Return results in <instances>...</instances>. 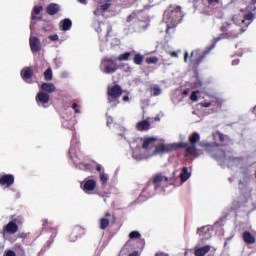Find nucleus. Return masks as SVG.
<instances>
[{"label": "nucleus", "mask_w": 256, "mask_h": 256, "mask_svg": "<svg viewBox=\"0 0 256 256\" xmlns=\"http://www.w3.org/2000/svg\"><path fill=\"white\" fill-rule=\"evenodd\" d=\"M37 105H42V107H47L49 101H51V96L47 92H38L35 97Z\"/></svg>", "instance_id": "9d476101"}, {"label": "nucleus", "mask_w": 256, "mask_h": 256, "mask_svg": "<svg viewBox=\"0 0 256 256\" xmlns=\"http://www.w3.org/2000/svg\"><path fill=\"white\" fill-rule=\"evenodd\" d=\"M18 237L20 238V239H25L26 237H27V234H25V233H20L19 235H18Z\"/></svg>", "instance_id": "8fccbe9b"}, {"label": "nucleus", "mask_w": 256, "mask_h": 256, "mask_svg": "<svg viewBox=\"0 0 256 256\" xmlns=\"http://www.w3.org/2000/svg\"><path fill=\"white\" fill-rule=\"evenodd\" d=\"M112 218L111 219V223L112 225H115V223H117V216H115V214H112L110 212H106L104 217L100 219L99 221V228L102 230V231H105V229H107V227H109V218Z\"/></svg>", "instance_id": "0eeeda50"}, {"label": "nucleus", "mask_w": 256, "mask_h": 256, "mask_svg": "<svg viewBox=\"0 0 256 256\" xmlns=\"http://www.w3.org/2000/svg\"><path fill=\"white\" fill-rule=\"evenodd\" d=\"M131 57V52H125L123 54H120L116 61H129V58Z\"/></svg>", "instance_id": "a878e982"}, {"label": "nucleus", "mask_w": 256, "mask_h": 256, "mask_svg": "<svg viewBox=\"0 0 256 256\" xmlns=\"http://www.w3.org/2000/svg\"><path fill=\"white\" fill-rule=\"evenodd\" d=\"M72 109L74 110V113H81V110H79V105H77V103L72 104Z\"/></svg>", "instance_id": "4c0bfd02"}, {"label": "nucleus", "mask_w": 256, "mask_h": 256, "mask_svg": "<svg viewBox=\"0 0 256 256\" xmlns=\"http://www.w3.org/2000/svg\"><path fill=\"white\" fill-rule=\"evenodd\" d=\"M229 29H231V24H229V22L224 23L222 26V31H229Z\"/></svg>", "instance_id": "e433bc0d"}, {"label": "nucleus", "mask_w": 256, "mask_h": 256, "mask_svg": "<svg viewBox=\"0 0 256 256\" xmlns=\"http://www.w3.org/2000/svg\"><path fill=\"white\" fill-rule=\"evenodd\" d=\"M181 147H183V143L169 144V143L162 142L161 153H169L170 151H175V149H179Z\"/></svg>", "instance_id": "ddd939ff"}, {"label": "nucleus", "mask_w": 256, "mask_h": 256, "mask_svg": "<svg viewBox=\"0 0 256 256\" xmlns=\"http://www.w3.org/2000/svg\"><path fill=\"white\" fill-rule=\"evenodd\" d=\"M140 243H141L142 249H143V247H145V239L140 240Z\"/></svg>", "instance_id": "4d7b16f0"}, {"label": "nucleus", "mask_w": 256, "mask_h": 256, "mask_svg": "<svg viewBox=\"0 0 256 256\" xmlns=\"http://www.w3.org/2000/svg\"><path fill=\"white\" fill-rule=\"evenodd\" d=\"M10 219L11 221L8 224H6L2 229L3 237H5L6 234L15 235V233L19 231V225L17 224L21 223V218L20 217L15 218V215H12Z\"/></svg>", "instance_id": "39448f33"}, {"label": "nucleus", "mask_w": 256, "mask_h": 256, "mask_svg": "<svg viewBox=\"0 0 256 256\" xmlns=\"http://www.w3.org/2000/svg\"><path fill=\"white\" fill-rule=\"evenodd\" d=\"M191 253V250L186 251V255H189Z\"/></svg>", "instance_id": "0e129e2a"}, {"label": "nucleus", "mask_w": 256, "mask_h": 256, "mask_svg": "<svg viewBox=\"0 0 256 256\" xmlns=\"http://www.w3.org/2000/svg\"><path fill=\"white\" fill-rule=\"evenodd\" d=\"M112 31H113V29L111 27H108L107 33H106V39H109V35H111Z\"/></svg>", "instance_id": "de8ad7c7"}, {"label": "nucleus", "mask_w": 256, "mask_h": 256, "mask_svg": "<svg viewBox=\"0 0 256 256\" xmlns=\"http://www.w3.org/2000/svg\"><path fill=\"white\" fill-rule=\"evenodd\" d=\"M50 41H59V35L54 34L49 36Z\"/></svg>", "instance_id": "a19ab883"}, {"label": "nucleus", "mask_w": 256, "mask_h": 256, "mask_svg": "<svg viewBox=\"0 0 256 256\" xmlns=\"http://www.w3.org/2000/svg\"><path fill=\"white\" fill-rule=\"evenodd\" d=\"M123 101H124V102L129 101V97H128L127 95H126V96H124V97H123Z\"/></svg>", "instance_id": "bf43d9fd"}, {"label": "nucleus", "mask_w": 256, "mask_h": 256, "mask_svg": "<svg viewBox=\"0 0 256 256\" xmlns=\"http://www.w3.org/2000/svg\"><path fill=\"white\" fill-rule=\"evenodd\" d=\"M158 61H159V59H157V57L151 56V57H147V58H146V63H147L148 65H151V64H153V63H157Z\"/></svg>", "instance_id": "72a5a7b5"}, {"label": "nucleus", "mask_w": 256, "mask_h": 256, "mask_svg": "<svg viewBox=\"0 0 256 256\" xmlns=\"http://www.w3.org/2000/svg\"><path fill=\"white\" fill-rule=\"evenodd\" d=\"M102 169H103V167H102L101 165L98 164V165L96 166V171L101 172Z\"/></svg>", "instance_id": "864d4df0"}, {"label": "nucleus", "mask_w": 256, "mask_h": 256, "mask_svg": "<svg viewBox=\"0 0 256 256\" xmlns=\"http://www.w3.org/2000/svg\"><path fill=\"white\" fill-rule=\"evenodd\" d=\"M107 95L108 103L114 107H117V105H119V99L121 98V95H123V88H121L119 85L108 87Z\"/></svg>", "instance_id": "7ed1b4c3"}, {"label": "nucleus", "mask_w": 256, "mask_h": 256, "mask_svg": "<svg viewBox=\"0 0 256 256\" xmlns=\"http://www.w3.org/2000/svg\"><path fill=\"white\" fill-rule=\"evenodd\" d=\"M243 239L248 245H253V243H255V238L251 235V232H244Z\"/></svg>", "instance_id": "b1692460"}, {"label": "nucleus", "mask_w": 256, "mask_h": 256, "mask_svg": "<svg viewBox=\"0 0 256 256\" xmlns=\"http://www.w3.org/2000/svg\"><path fill=\"white\" fill-rule=\"evenodd\" d=\"M29 43L32 53H39L41 51V40L37 36H31Z\"/></svg>", "instance_id": "f8f14e48"}, {"label": "nucleus", "mask_w": 256, "mask_h": 256, "mask_svg": "<svg viewBox=\"0 0 256 256\" xmlns=\"http://www.w3.org/2000/svg\"><path fill=\"white\" fill-rule=\"evenodd\" d=\"M154 121H161V118H159V116L154 118Z\"/></svg>", "instance_id": "052dcab7"}, {"label": "nucleus", "mask_w": 256, "mask_h": 256, "mask_svg": "<svg viewBox=\"0 0 256 256\" xmlns=\"http://www.w3.org/2000/svg\"><path fill=\"white\" fill-rule=\"evenodd\" d=\"M203 52L201 50H195L191 53V63L194 65H198V63H201V60L203 59Z\"/></svg>", "instance_id": "dca6fc26"}, {"label": "nucleus", "mask_w": 256, "mask_h": 256, "mask_svg": "<svg viewBox=\"0 0 256 256\" xmlns=\"http://www.w3.org/2000/svg\"><path fill=\"white\" fill-rule=\"evenodd\" d=\"M129 239H141V233L139 231H132L129 233Z\"/></svg>", "instance_id": "7c9ffc66"}, {"label": "nucleus", "mask_w": 256, "mask_h": 256, "mask_svg": "<svg viewBox=\"0 0 256 256\" xmlns=\"http://www.w3.org/2000/svg\"><path fill=\"white\" fill-rule=\"evenodd\" d=\"M214 139H220L221 143H223L225 141V135H223L220 132H217L216 134H214Z\"/></svg>", "instance_id": "f704fd0d"}, {"label": "nucleus", "mask_w": 256, "mask_h": 256, "mask_svg": "<svg viewBox=\"0 0 256 256\" xmlns=\"http://www.w3.org/2000/svg\"><path fill=\"white\" fill-rule=\"evenodd\" d=\"M111 8V3H105L100 6V11H107Z\"/></svg>", "instance_id": "c9c22d12"}, {"label": "nucleus", "mask_w": 256, "mask_h": 256, "mask_svg": "<svg viewBox=\"0 0 256 256\" xmlns=\"http://www.w3.org/2000/svg\"><path fill=\"white\" fill-rule=\"evenodd\" d=\"M219 4V0H208V9H215Z\"/></svg>", "instance_id": "473e14b6"}, {"label": "nucleus", "mask_w": 256, "mask_h": 256, "mask_svg": "<svg viewBox=\"0 0 256 256\" xmlns=\"http://www.w3.org/2000/svg\"><path fill=\"white\" fill-rule=\"evenodd\" d=\"M155 256H161V255H159V254H156Z\"/></svg>", "instance_id": "774afa93"}, {"label": "nucleus", "mask_w": 256, "mask_h": 256, "mask_svg": "<svg viewBox=\"0 0 256 256\" xmlns=\"http://www.w3.org/2000/svg\"><path fill=\"white\" fill-rule=\"evenodd\" d=\"M137 131H149L151 123L148 120H142L136 124Z\"/></svg>", "instance_id": "a211bd4d"}, {"label": "nucleus", "mask_w": 256, "mask_h": 256, "mask_svg": "<svg viewBox=\"0 0 256 256\" xmlns=\"http://www.w3.org/2000/svg\"><path fill=\"white\" fill-rule=\"evenodd\" d=\"M162 256H169V254L162 253Z\"/></svg>", "instance_id": "69168bd1"}, {"label": "nucleus", "mask_w": 256, "mask_h": 256, "mask_svg": "<svg viewBox=\"0 0 256 256\" xmlns=\"http://www.w3.org/2000/svg\"><path fill=\"white\" fill-rule=\"evenodd\" d=\"M118 69H123L126 73H129V71H131V66L127 63H122L118 65Z\"/></svg>", "instance_id": "2f4dec72"}, {"label": "nucleus", "mask_w": 256, "mask_h": 256, "mask_svg": "<svg viewBox=\"0 0 256 256\" xmlns=\"http://www.w3.org/2000/svg\"><path fill=\"white\" fill-rule=\"evenodd\" d=\"M94 15H96V16L101 15V8H97V9L94 11Z\"/></svg>", "instance_id": "09e8293b"}, {"label": "nucleus", "mask_w": 256, "mask_h": 256, "mask_svg": "<svg viewBox=\"0 0 256 256\" xmlns=\"http://www.w3.org/2000/svg\"><path fill=\"white\" fill-rule=\"evenodd\" d=\"M181 19H183L181 6L176 4L170 5L164 12V20L167 25L166 33H173L175 31V27L181 23Z\"/></svg>", "instance_id": "f257e3e1"}, {"label": "nucleus", "mask_w": 256, "mask_h": 256, "mask_svg": "<svg viewBox=\"0 0 256 256\" xmlns=\"http://www.w3.org/2000/svg\"><path fill=\"white\" fill-rule=\"evenodd\" d=\"M80 187L84 193L88 195L93 193V190L97 188V181L90 178H85L83 182L80 183Z\"/></svg>", "instance_id": "6e6552de"}, {"label": "nucleus", "mask_w": 256, "mask_h": 256, "mask_svg": "<svg viewBox=\"0 0 256 256\" xmlns=\"http://www.w3.org/2000/svg\"><path fill=\"white\" fill-rule=\"evenodd\" d=\"M191 177V172L187 167H184L180 173V179L182 183H185Z\"/></svg>", "instance_id": "5701e85b"}, {"label": "nucleus", "mask_w": 256, "mask_h": 256, "mask_svg": "<svg viewBox=\"0 0 256 256\" xmlns=\"http://www.w3.org/2000/svg\"><path fill=\"white\" fill-rule=\"evenodd\" d=\"M232 65H239V59H235L232 61Z\"/></svg>", "instance_id": "5fc2aeb1"}, {"label": "nucleus", "mask_w": 256, "mask_h": 256, "mask_svg": "<svg viewBox=\"0 0 256 256\" xmlns=\"http://www.w3.org/2000/svg\"><path fill=\"white\" fill-rule=\"evenodd\" d=\"M43 31H47V29H46V28H43Z\"/></svg>", "instance_id": "338daca9"}, {"label": "nucleus", "mask_w": 256, "mask_h": 256, "mask_svg": "<svg viewBox=\"0 0 256 256\" xmlns=\"http://www.w3.org/2000/svg\"><path fill=\"white\" fill-rule=\"evenodd\" d=\"M107 181H109V174H106L105 172L100 173V182L102 185H107Z\"/></svg>", "instance_id": "cd10ccee"}, {"label": "nucleus", "mask_w": 256, "mask_h": 256, "mask_svg": "<svg viewBox=\"0 0 256 256\" xmlns=\"http://www.w3.org/2000/svg\"><path fill=\"white\" fill-rule=\"evenodd\" d=\"M211 229L207 226L198 229V234L200 235V237H202V239H209V237H211Z\"/></svg>", "instance_id": "aec40b11"}, {"label": "nucleus", "mask_w": 256, "mask_h": 256, "mask_svg": "<svg viewBox=\"0 0 256 256\" xmlns=\"http://www.w3.org/2000/svg\"><path fill=\"white\" fill-rule=\"evenodd\" d=\"M171 56H172V57H177V53L174 52V53L171 54Z\"/></svg>", "instance_id": "680f3d73"}, {"label": "nucleus", "mask_w": 256, "mask_h": 256, "mask_svg": "<svg viewBox=\"0 0 256 256\" xmlns=\"http://www.w3.org/2000/svg\"><path fill=\"white\" fill-rule=\"evenodd\" d=\"M209 251H211V246L206 245L203 247H200L198 249L195 250V255L196 256H205L206 253H209Z\"/></svg>", "instance_id": "4be33fe9"}, {"label": "nucleus", "mask_w": 256, "mask_h": 256, "mask_svg": "<svg viewBox=\"0 0 256 256\" xmlns=\"http://www.w3.org/2000/svg\"><path fill=\"white\" fill-rule=\"evenodd\" d=\"M41 11H43V6H34L32 13H31L32 21H35V19H37L36 15H39V13H41Z\"/></svg>", "instance_id": "393cba45"}, {"label": "nucleus", "mask_w": 256, "mask_h": 256, "mask_svg": "<svg viewBox=\"0 0 256 256\" xmlns=\"http://www.w3.org/2000/svg\"><path fill=\"white\" fill-rule=\"evenodd\" d=\"M86 169H89L91 167V164H85Z\"/></svg>", "instance_id": "e2e57ef3"}, {"label": "nucleus", "mask_w": 256, "mask_h": 256, "mask_svg": "<svg viewBox=\"0 0 256 256\" xmlns=\"http://www.w3.org/2000/svg\"><path fill=\"white\" fill-rule=\"evenodd\" d=\"M153 95H155V96L161 95V88H154L153 89Z\"/></svg>", "instance_id": "a18cd8bd"}, {"label": "nucleus", "mask_w": 256, "mask_h": 256, "mask_svg": "<svg viewBox=\"0 0 256 256\" xmlns=\"http://www.w3.org/2000/svg\"><path fill=\"white\" fill-rule=\"evenodd\" d=\"M135 17H137V14H135V13L130 14V15L127 17L128 23H131V20H132V19H135Z\"/></svg>", "instance_id": "37998d69"}, {"label": "nucleus", "mask_w": 256, "mask_h": 256, "mask_svg": "<svg viewBox=\"0 0 256 256\" xmlns=\"http://www.w3.org/2000/svg\"><path fill=\"white\" fill-rule=\"evenodd\" d=\"M201 139V136H199V133L194 132L190 138L189 141L191 143V146H189L187 143H182V147H185L187 151V155L189 157H198L199 155L197 154V148L195 147V143Z\"/></svg>", "instance_id": "423d86ee"}, {"label": "nucleus", "mask_w": 256, "mask_h": 256, "mask_svg": "<svg viewBox=\"0 0 256 256\" xmlns=\"http://www.w3.org/2000/svg\"><path fill=\"white\" fill-rule=\"evenodd\" d=\"M3 256H17V254L13 250H8L4 253Z\"/></svg>", "instance_id": "58836bf2"}, {"label": "nucleus", "mask_w": 256, "mask_h": 256, "mask_svg": "<svg viewBox=\"0 0 256 256\" xmlns=\"http://www.w3.org/2000/svg\"><path fill=\"white\" fill-rule=\"evenodd\" d=\"M161 179L162 181H171V178H167V177H162Z\"/></svg>", "instance_id": "13d9d810"}, {"label": "nucleus", "mask_w": 256, "mask_h": 256, "mask_svg": "<svg viewBox=\"0 0 256 256\" xmlns=\"http://www.w3.org/2000/svg\"><path fill=\"white\" fill-rule=\"evenodd\" d=\"M40 89L42 92L47 93V94L55 93V91H56L55 84L47 83V82L42 83L40 86Z\"/></svg>", "instance_id": "f3484780"}, {"label": "nucleus", "mask_w": 256, "mask_h": 256, "mask_svg": "<svg viewBox=\"0 0 256 256\" xmlns=\"http://www.w3.org/2000/svg\"><path fill=\"white\" fill-rule=\"evenodd\" d=\"M107 127H109L110 125H113V117L111 116H107Z\"/></svg>", "instance_id": "79ce46f5"}, {"label": "nucleus", "mask_w": 256, "mask_h": 256, "mask_svg": "<svg viewBox=\"0 0 256 256\" xmlns=\"http://www.w3.org/2000/svg\"><path fill=\"white\" fill-rule=\"evenodd\" d=\"M142 149H145V151L153 150L152 155H159L161 153V143L155 137H148L144 139Z\"/></svg>", "instance_id": "20e7f679"}, {"label": "nucleus", "mask_w": 256, "mask_h": 256, "mask_svg": "<svg viewBox=\"0 0 256 256\" xmlns=\"http://www.w3.org/2000/svg\"><path fill=\"white\" fill-rule=\"evenodd\" d=\"M135 65H141L143 63V55L136 54L133 58Z\"/></svg>", "instance_id": "c85d7f7f"}, {"label": "nucleus", "mask_w": 256, "mask_h": 256, "mask_svg": "<svg viewBox=\"0 0 256 256\" xmlns=\"http://www.w3.org/2000/svg\"><path fill=\"white\" fill-rule=\"evenodd\" d=\"M151 187H153L154 191H156V189H159V187H161V174H156L151 179V181L148 182L144 191H149V189H151Z\"/></svg>", "instance_id": "9b49d317"}, {"label": "nucleus", "mask_w": 256, "mask_h": 256, "mask_svg": "<svg viewBox=\"0 0 256 256\" xmlns=\"http://www.w3.org/2000/svg\"><path fill=\"white\" fill-rule=\"evenodd\" d=\"M213 103H215V101H212V102H202L201 106L202 107H211L213 105Z\"/></svg>", "instance_id": "ea45409f"}, {"label": "nucleus", "mask_w": 256, "mask_h": 256, "mask_svg": "<svg viewBox=\"0 0 256 256\" xmlns=\"http://www.w3.org/2000/svg\"><path fill=\"white\" fill-rule=\"evenodd\" d=\"M119 69V65H117V59L105 57L102 59L100 64V70L102 73L106 75H113V73H117Z\"/></svg>", "instance_id": "f03ea898"}, {"label": "nucleus", "mask_w": 256, "mask_h": 256, "mask_svg": "<svg viewBox=\"0 0 256 256\" xmlns=\"http://www.w3.org/2000/svg\"><path fill=\"white\" fill-rule=\"evenodd\" d=\"M253 19H255V15L253 13H248L245 14L244 18L236 16L234 18V23H236V25H241L242 27H249Z\"/></svg>", "instance_id": "1a4fd4ad"}, {"label": "nucleus", "mask_w": 256, "mask_h": 256, "mask_svg": "<svg viewBox=\"0 0 256 256\" xmlns=\"http://www.w3.org/2000/svg\"><path fill=\"white\" fill-rule=\"evenodd\" d=\"M129 256H139V251H134L130 253Z\"/></svg>", "instance_id": "603ef678"}, {"label": "nucleus", "mask_w": 256, "mask_h": 256, "mask_svg": "<svg viewBox=\"0 0 256 256\" xmlns=\"http://www.w3.org/2000/svg\"><path fill=\"white\" fill-rule=\"evenodd\" d=\"M59 11H60L59 4H55V3L49 4L46 8V13L48 15H57Z\"/></svg>", "instance_id": "6ab92c4d"}, {"label": "nucleus", "mask_w": 256, "mask_h": 256, "mask_svg": "<svg viewBox=\"0 0 256 256\" xmlns=\"http://www.w3.org/2000/svg\"><path fill=\"white\" fill-rule=\"evenodd\" d=\"M191 101H197V92H193L190 96Z\"/></svg>", "instance_id": "49530a36"}, {"label": "nucleus", "mask_w": 256, "mask_h": 256, "mask_svg": "<svg viewBox=\"0 0 256 256\" xmlns=\"http://www.w3.org/2000/svg\"><path fill=\"white\" fill-rule=\"evenodd\" d=\"M187 59H189V52H185V55H184L185 63H187Z\"/></svg>", "instance_id": "3c124183"}, {"label": "nucleus", "mask_w": 256, "mask_h": 256, "mask_svg": "<svg viewBox=\"0 0 256 256\" xmlns=\"http://www.w3.org/2000/svg\"><path fill=\"white\" fill-rule=\"evenodd\" d=\"M206 150L209 151L210 153H223V150L219 149V146H207Z\"/></svg>", "instance_id": "c756f323"}, {"label": "nucleus", "mask_w": 256, "mask_h": 256, "mask_svg": "<svg viewBox=\"0 0 256 256\" xmlns=\"http://www.w3.org/2000/svg\"><path fill=\"white\" fill-rule=\"evenodd\" d=\"M44 79L45 81H53V70H51V68H48L44 72Z\"/></svg>", "instance_id": "bb28decb"}, {"label": "nucleus", "mask_w": 256, "mask_h": 256, "mask_svg": "<svg viewBox=\"0 0 256 256\" xmlns=\"http://www.w3.org/2000/svg\"><path fill=\"white\" fill-rule=\"evenodd\" d=\"M79 3H82V5H87V0H78Z\"/></svg>", "instance_id": "6e6d98bb"}, {"label": "nucleus", "mask_w": 256, "mask_h": 256, "mask_svg": "<svg viewBox=\"0 0 256 256\" xmlns=\"http://www.w3.org/2000/svg\"><path fill=\"white\" fill-rule=\"evenodd\" d=\"M239 159L238 158H234L233 160L230 161L229 163V167H231V165H237V163H239Z\"/></svg>", "instance_id": "c03bdc74"}, {"label": "nucleus", "mask_w": 256, "mask_h": 256, "mask_svg": "<svg viewBox=\"0 0 256 256\" xmlns=\"http://www.w3.org/2000/svg\"><path fill=\"white\" fill-rule=\"evenodd\" d=\"M15 183V176L11 174H5L0 177V185H6V187H11Z\"/></svg>", "instance_id": "2eb2a0df"}, {"label": "nucleus", "mask_w": 256, "mask_h": 256, "mask_svg": "<svg viewBox=\"0 0 256 256\" xmlns=\"http://www.w3.org/2000/svg\"><path fill=\"white\" fill-rule=\"evenodd\" d=\"M21 77L25 83H33V68L25 67L21 71Z\"/></svg>", "instance_id": "4468645a"}, {"label": "nucleus", "mask_w": 256, "mask_h": 256, "mask_svg": "<svg viewBox=\"0 0 256 256\" xmlns=\"http://www.w3.org/2000/svg\"><path fill=\"white\" fill-rule=\"evenodd\" d=\"M73 27V22L69 18H65L61 21V29L62 31H69Z\"/></svg>", "instance_id": "412c9836"}]
</instances>
